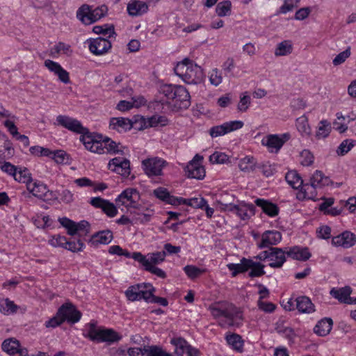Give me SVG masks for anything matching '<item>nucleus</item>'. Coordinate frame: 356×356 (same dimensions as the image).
<instances>
[{
    "mask_svg": "<svg viewBox=\"0 0 356 356\" xmlns=\"http://www.w3.org/2000/svg\"><path fill=\"white\" fill-rule=\"evenodd\" d=\"M160 92L165 97L161 100L163 104L170 105L175 111L187 108L191 105L189 92L182 86L165 84L161 86Z\"/></svg>",
    "mask_w": 356,
    "mask_h": 356,
    "instance_id": "obj_1",
    "label": "nucleus"
},
{
    "mask_svg": "<svg viewBox=\"0 0 356 356\" xmlns=\"http://www.w3.org/2000/svg\"><path fill=\"white\" fill-rule=\"evenodd\" d=\"M175 73L186 84H198L203 81V70L193 62L184 58L177 64L174 68Z\"/></svg>",
    "mask_w": 356,
    "mask_h": 356,
    "instance_id": "obj_2",
    "label": "nucleus"
},
{
    "mask_svg": "<svg viewBox=\"0 0 356 356\" xmlns=\"http://www.w3.org/2000/svg\"><path fill=\"white\" fill-rule=\"evenodd\" d=\"M92 31L95 33L102 35L90 39V52L95 55H101L107 52L111 47V43L108 38L115 34L114 26L113 25L108 27L95 26Z\"/></svg>",
    "mask_w": 356,
    "mask_h": 356,
    "instance_id": "obj_3",
    "label": "nucleus"
},
{
    "mask_svg": "<svg viewBox=\"0 0 356 356\" xmlns=\"http://www.w3.org/2000/svg\"><path fill=\"white\" fill-rule=\"evenodd\" d=\"M209 309L215 318L225 317L230 325L233 324L235 319L242 318L241 312L233 304L229 302H216L211 305Z\"/></svg>",
    "mask_w": 356,
    "mask_h": 356,
    "instance_id": "obj_4",
    "label": "nucleus"
},
{
    "mask_svg": "<svg viewBox=\"0 0 356 356\" xmlns=\"http://www.w3.org/2000/svg\"><path fill=\"white\" fill-rule=\"evenodd\" d=\"M155 288L149 283H143L129 286L125 291L127 299L136 301L143 299L146 302L151 303L154 297Z\"/></svg>",
    "mask_w": 356,
    "mask_h": 356,
    "instance_id": "obj_5",
    "label": "nucleus"
},
{
    "mask_svg": "<svg viewBox=\"0 0 356 356\" xmlns=\"http://www.w3.org/2000/svg\"><path fill=\"white\" fill-rule=\"evenodd\" d=\"M96 322L90 321V341L112 344L122 339V335L111 328H96Z\"/></svg>",
    "mask_w": 356,
    "mask_h": 356,
    "instance_id": "obj_6",
    "label": "nucleus"
},
{
    "mask_svg": "<svg viewBox=\"0 0 356 356\" xmlns=\"http://www.w3.org/2000/svg\"><path fill=\"white\" fill-rule=\"evenodd\" d=\"M202 159V156L196 154L188 163L184 168L187 177L200 180L204 178L206 175L205 169L204 166L200 164Z\"/></svg>",
    "mask_w": 356,
    "mask_h": 356,
    "instance_id": "obj_7",
    "label": "nucleus"
},
{
    "mask_svg": "<svg viewBox=\"0 0 356 356\" xmlns=\"http://www.w3.org/2000/svg\"><path fill=\"white\" fill-rule=\"evenodd\" d=\"M290 137L291 135L289 133L281 135L270 134L262 139L261 143L266 146L270 152L277 153L284 144L290 139Z\"/></svg>",
    "mask_w": 356,
    "mask_h": 356,
    "instance_id": "obj_8",
    "label": "nucleus"
},
{
    "mask_svg": "<svg viewBox=\"0 0 356 356\" xmlns=\"http://www.w3.org/2000/svg\"><path fill=\"white\" fill-rule=\"evenodd\" d=\"M57 312L58 316L61 317L63 322L67 321L70 324L77 323L81 317V313L71 302L64 303Z\"/></svg>",
    "mask_w": 356,
    "mask_h": 356,
    "instance_id": "obj_9",
    "label": "nucleus"
},
{
    "mask_svg": "<svg viewBox=\"0 0 356 356\" xmlns=\"http://www.w3.org/2000/svg\"><path fill=\"white\" fill-rule=\"evenodd\" d=\"M166 164L165 161L157 157L147 159L142 162L143 170L148 177L161 175L163 168Z\"/></svg>",
    "mask_w": 356,
    "mask_h": 356,
    "instance_id": "obj_10",
    "label": "nucleus"
},
{
    "mask_svg": "<svg viewBox=\"0 0 356 356\" xmlns=\"http://www.w3.org/2000/svg\"><path fill=\"white\" fill-rule=\"evenodd\" d=\"M243 122L241 120L226 122L220 125L211 127L209 132L212 138H216L240 129L243 127Z\"/></svg>",
    "mask_w": 356,
    "mask_h": 356,
    "instance_id": "obj_11",
    "label": "nucleus"
},
{
    "mask_svg": "<svg viewBox=\"0 0 356 356\" xmlns=\"http://www.w3.org/2000/svg\"><path fill=\"white\" fill-rule=\"evenodd\" d=\"M51 244L54 246L62 247L73 252L81 251L84 247V244L80 238L76 241H68L65 236L60 235L54 236Z\"/></svg>",
    "mask_w": 356,
    "mask_h": 356,
    "instance_id": "obj_12",
    "label": "nucleus"
},
{
    "mask_svg": "<svg viewBox=\"0 0 356 356\" xmlns=\"http://www.w3.org/2000/svg\"><path fill=\"white\" fill-rule=\"evenodd\" d=\"M56 122L58 125L76 134H81L85 130V127L82 126L81 123L78 120L67 115H58L56 117Z\"/></svg>",
    "mask_w": 356,
    "mask_h": 356,
    "instance_id": "obj_13",
    "label": "nucleus"
},
{
    "mask_svg": "<svg viewBox=\"0 0 356 356\" xmlns=\"http://www.w3.org/2000/svg\"><path fill=\"white\" fill-rule=\"evenodd\" d=\"M282 241V234L276 230H267L261 235V240L257 246L259 249L270 248Z\"/></svg>",
    "mask_w": 356,
    "mask_h": 356,
    "instance_id": "obj_14",
    "label": "nucleus"
},
{
    "mask_svg": "<svg viewBox=\"0 0 356 356\" xmlns=\"http://www.w3.org/2000/svg\"><path fill=\"white\" fill-rule=\"evenodd\" d=\"M332 243L334 246L349 248L356 243V235L350 231H345L332 239Z\"/></svg>",
    "mask_w": 356,
    "mask_h": 356,
    "instance_id": "obj_15",
    "label": "nucleus"
},
{
    "mask_svg": "<svg viewBox=\"0 0 356 356\" xmlns=\"http://www.w3.org/2000/svg\"><path fill=\"white\" fill-rule=\"evenodd\" d=\"M106 138L101 134L90 132V152L106 154L107 145H104V140Z\"/></svg>",
    "mask_w": 356,
    "mask_h": 356,
    "instance_id": "obj_16",
    "label": "nucleus"
},
{
    "mask_svg": "<svg viewBox=\"0 0 356 356\" xmlns=\"http://www.w3.org/2000/svg\"><path fill=\"white\" fill-rule=\"evenodd\" d=\"M288 250V248H280L270 247V259L272 261L269 264V266L271 268H281L284 262L286 261V254Z\"/></svg>",
    "mask_w": 356,
    "mask_h": 356,
    "instance_id": "obj_17",
    "label": "nucleus"
},
{
    "mask_svg": "<svg viewBox=\"0 0 356 356\" xmlns=\"http://www.w3.org/2000/svg\"><path fill=\"white\" fill-rule=\"evenodd\" d=\"M286 255L293 259L305 261L311 257L312 254L307 247L295 245L288 248Z\"/></svg>",
    "mask_w": 356,
    "mask_h": 356,
    "instance_id": "obj_18",
    "label": "nucleus"
},
{
    "mask_svg": "<svg viewBox=\"0 0 356 356\" xmlns=\"http://www.w3.org/2000/svg\"><path fill=\"white\" fill-rule=\"evenodd\" d=\"M134 195L139 196L138 192L134 188H127L122 191L116 199V202H119L122 205L126 207H131L137 209L136 201L134 200Z\"/></svg>",
    "mask_w": 356,
    "mask_h": 356,
    "instance_id": "obj_19",
    "label": "nucleus"
},
{
    "mask_svg": "<svg viewBox=\"0 0 356 356\" xmlns=\"http://www.w3.org/2000/svg\"><path fill=\"white\" fill-rule=\"evenodd\" d=\"M255 204L262 209V211L270 217H275L279 214L280 209L277 204L264 199L257 198Z\"/></svg>",
    "mask_w": 356,
    "mask_h": 356,
    "instance_id": "obj_20",
    "label": "nucleus"
},
{
    "mask_svg": "<svg viewBox=\"0 0 356 356\" xmlns=\"http://www.w3.org/2000/svg\"><path fill=\"white\" fill-rule=\"evenodd\" d=\"M110 129L119 132L127 131L134 127V123L128 118H113L110 120Z\"/></svg>",
    "mask_w": 356,
    "mask_h": 356,
    "instance_id": "obj_21",
    "label": "nucleus"
},
{
    "mask_svg": "<svg viewBox=\"0 0 356 356\" xmlns=\"http://www.w3.org/2000/svg\"><path fill=\"white\" fill-rule=\"evenodd\" d=\"M113 238V233L110 230L101 231L90 236V245L95 247L99 244L107 245Z\"/></svg>",
    "mask_w": 356,
    "mask_h": 356,
    "instance_id": "obj_22",
    "label": "nucleus"
},
{
    "mask_svg": "<svg viewBox=\"0 0 356 356\" xmlns=\"http://www.w3.org/2000/svg\"><path fill=\"white\" fill-rule=\"evenodd\" d=\"M296 307L298 312L302 314H311L315 312V306L307 296L297 297Z\"/></svg>",
    "mask_w": 356,
    "mask_h": 356,
    "instance_id": "obj_23",
    "label": "nucleus"
},
{
    "mask_svg": "<svg viewBox=\"0 0 356 356\" xmlns=\"http://www.w3.org/2000/svg\"><path fill=\"white\" fill-rule=\"evenodd\" d=\"M333 325V321L331 318H324L319 321L314 327V332L321 337L327 335Z\"/></svg>",
    "mask_w": 356,
    "mask_h": 356,
    "instance_id": "obj_24",
    "label": "nucleus"
},
{
    "mask_svg": "<svg viewBox=\"0 0 356 356\" xmlns=\"http://www.w3.org/2000/svg\"><path fill=\"white\" fill-rule=\"evenodd\" d=\"M250 264V259L243 257L239 264L230 263L227 265V267L232 272V276L236 277L239 273L248 271Z\"/></svg>",
    "mask_w": 356,
    "mask_h": 356,
    "instance_id": "obj_25",
    "label": "nucleus"
},
{
    "mask_svg": "<svg viewBox=\"0 0 356 356\" xmlns=\"http://www.w3.org/2000/svg\"><path fill=\"white\" fill-rule=\"evenodd\" d=\"M148 6L145 2L134 0L127 5L128 13L131 16H138L147 13Z\"/></svg>",
    "mask_w": 356,
    "mask_h": 356,
    "instance_id": "obj_26",
    "label": "nucleus"
},
{
    "mask_svg": "<svg viewBox=\"0 0 356 356\" xmlns=\"http://www.w3.org/2000/svg\"><path fill=\"white\" fill-rule=\"evenodd\" d=\"M352 293V289L346 286L345 287L336 289H332L330 294L332 297L337 299L339 302L348 304L351 297L350 296Z\"/></svg>",
    "mask_w": 356,
    "mask_h": 356,
    "instance_id": "obj_27",
    "label": "nucleus"
},
{
    "mask_svg": "<svg viewBox=\"0 0 356 356\" xmlns=\"http://www.w3.org/2000/svg\"><path fill=\"white\" fill-rule=\"evenodd\" d=\"M283 320H279L275 323V330L280 335L286 338L289 341H293L296 337L293 329L291 327L286 326Z\"/></svg>",
    "mask_w": 356,
    "mask_h": 356,
    "instance_id": "obj_28",
    "label": "nucleus"
},
{
    "mask_svg": "<svg viewBox=\"0 0 356 356\" xmlns=\"http://www.w3.org/2000/svg\"><path fill=\"white\" fill-rule=\"evenodd\" d=\"M235 213L241 220H248L255 214V207L252 204L241 203L238 204Z\"/></svg>",
    "mask_w": 356,
    "mask_h": 356,
    "instance_id": "obj_29",
    "label": "nucleus"
},
{
    "mask_svg": "<svg viewBox=\"0 0 356 356\" xmlns=\"http://www.w3.org/2000/svg\"><path fill=\"white\" fill-rule=\"evenodd\" d=\"M330 183V179L328 177H325L321 171L316 170L310 179L309 184L313 187L321 188L328 186Z\"/></svg>",
    "mask_w": 356,
    "mask_h": 356,
    "instance_id": "obj_30",
    "label": "nucleus"
},
{
    "mask_svg": "<svg viewBox=\"0 0 356 356\" xmlns=\"http://www.w3.org/2000/svg\"><path fill=\"white\" fill-rule=\"evenodd\" d=\"M19 347H20L19 341L15 338L6 339L1 344L2 350L10 355L17 353Z\"/></svg>",
    "mask_w": 356,
    "mask_h": 356,
    "instance_id": "obj_31",
    "label": "nucleus"
},
{
    "mask_svg": "<svg viewBox=\"0 0 356 356\" xmlns=\"http://www.w3.org/2000/svg\"><path fill=\"white\" fill-rule=\"evenodd\" d=\"M170 343L175 346V353L178 356H185L186 352L190 348L188 342L181 337L173 338Z\"/></svg>",
    "mask_w": 356,
    "mask_h": 356,
    "instance_id": "obj_32",
    "label": "nucleus"
},
{
    "mask_svg": "<svg viewBox=\"0 0 356 356\" xmlns=\"http://www.w3.org/2000/svg\"><path fill=\"white\" fill-rule=\"evenodd\" d=\"M287 183L293 188L298 189L303 185V180L296 170L289 171L285 176Z\"/></svg>",
    "mask_w": 356,
    "mask_h": 356,
    "instance_id": "obj_33",
    "label": "nucleus"
},
{
    "mask_svg": "<svg viewBox=\"0 0 356 356\" xmlns=\"http://www.w3.org/2000/svg\"><path fill=\"white\" fill-rule=\"evenodd\" d=\"M257 163L252 156H247L239 161L238 168L245 172H253L257 170Z\"/></svg>",
    "mask_w": 356,
    "mask_h": 356,
    "instance_id": "obj_34",
    "label": "nucleus"
},
{
    "mask_svg": "<svg viewBox=\"0 0 356 356\" xmlns=\"http://www.w3.org/2000/svg\"><path fill=\"white\" fill-rule=\"evenodd\" d=\"M31 185H28V190L33 194V195L43 200L45 194L48 193L47 186L41 182H35Z\"/></svg>",
    "mask_w": 356,
    "mask_h": 356,
    "instance_id": "obj_35",
    "label": "nucleus"
},
{
    "mask_svg": "<svg viewBox=\"0 0 356 356\" xmlns=\"http://www.w3.org/2000/svg\"><path fill=\"white\" fill-rule=\"evenodd\" d=\"M7 152L8 156H13L14 148L13 143L8 139V136L0 132V154H5Z\"/></svg>",
    "mask_w": 356,
    "mask_h": 356,
    "instance_id": "obj_36",
    "label": "nucleus"
},
{
    "mask_svg": "<svg viewBox=\"0 0 356 356\" xmlns=\"http://www.w3.org/2000/svg\"><path fill=\"white\" fill-rule=\"evenodd\" d=\"M106 143L104 145H107V151L106 154H124V147L120 143H116L115 141L113 140L111 138L108 137L104 140Z\"/></svg>",
    "mask_w": 356,
    "mask_h": 356,
    "instance_id": "obj_37",
    "label": "nucleus"
},
{
    "mask_svg": "<svg viewBox=\"0 0 356 356\" xmlns=\"http://www.w3.org/2000/svg\"><path fill=\"white\" fill-rule=\"evenodd\" d=\"M226 341L227 343L232 346V348L239 353L243 351V340L241 337L237 334H231L227 335Z\"/></svg>",
    "mask_w": 356,
    "mask_h": 356,
    "instance_id": "obj_38",
    "label": "nucleus"
},
{
    "mask_svg": "<svg viewBox=\"0 0 356 356\" xmlns=\"http://www.w3.org/2000/svg\"><path fill=\"white\" fill-rule=\"evenodd\" d=\"M18 309V306L9 298L0 301V312L5 315L15 314Z\"/></svg>",
    "mask_w": 356,
    "mask_h": 356,
    "instance_id": "obj_39",
    "label": "nucleus"
},
{
    "mask_svg": "<svg viewBox=\"0 0 356 356\" xmlns=\"http://www.w3.org/2000/svg\"><path fill=\"white\" fill-rule=\"evenodd\" d=\"M13 177L16 181L26 184L27 186L31 185L32 181L31 175L26 168H18Z\"/></svg>",
    "mask_w": 356,
    "mask_h": 356,
    "instance_id": "obj_40",
    "label": "nucleus"
},
{
    "mask_svg": "<svg viewBox=\"0 0 356 356\" xmlns=\"http://www.w3.org/2000/svg\"><path fill=\"white\" fill-rule=\"evenodd\" d=\"M60 52L70 56L72 54V50L70 45L62 42H59L57 44L51 49L49 54L51 56L56 58V55L59 54Z\"/></svg>",
    "mask_w": 356,
    "mask_h": 356,
    "instance_id": "obj_41",
    "label": "nucleus"
},
{
    "mask_svg": "<svg viewBox=\"0 0 356 356\" xmlns=\"http://www.w3.org/2000/svg\"><path fill=\"white\" fill-rule=\"evenodd\" d=\"M60 224L66 229L70 236H76L77 229L76 222L67 217H61L58 219Z\"/></svg>",
    "mask_w": 356,
    "mask_h": 356,
    "instance_id": "obj_42",
    "label": "nucleus"
},
{
    "mask_svg": "<svg viewBox=\"0 0 356 356\" xmlns=\"http://www.w3.org/2000/svg\"><path fill=\"white\" fill-rule=\"evenodd\" d=\"M292 44L290 40H284L280 42L275 51L277 56H282L290 54L292 52Z\"/></svg>",
    "mask_w": 356,
    "mask_h": 356,
    "instance_id": "obj_43",
    "label": "nucleus"
},
{
    "mask_svg": "<svg viewBox=\"0 0 356 356\" xmlns=\"http://www.w3.org/2000/svg\"><path fill=\"white\" fill-rule=\"evenodd\" d=\"M108 12V8L106 5H102L92 9L90 6V22H96L104 17Z\"/></svg>",
    "mask_w": 356,
    "mask_h": 356,
    "instance_id": "obj_44",
    "label": "nucleus"
},
{
    "mask_svg": "<svg viewBox=\"0 0 356 356\" xmlns=\"http://www.w3.org/2000/svg\"><path fill=\"white\" fill-rule=\"evenodd\" d=\"M250 271L248 275L250 277H261L265 274L264 265L259 262H255L250 259Z\"/></svg>",
    "mask_w": 356,
    "mask_h": 356,
    "instance_id": "obj_45",
    "label": "nucleus"
},
{
    "mask_svg": "<svg viewBox=\"0 0 356 356\" xmlns=\"http://www.w3.org/2000/svg\"><path fill=\"white\" fill-rule=\"evenodd\" d=\"M331 131V124L326 120H323L320 121L318 131H316V136L318 138H326L328 136Z\"/></svg>",
    "mask_w": 356,
    "mask_h": 356,
    "instance_id": "obj_46",
    "label": "nucleus"
},
{
    "mask_svg": "<svg viewBox=\"0 0 356 356\" xmlns=\"http://www.w3.org/2000/svg\"><path fill=\"white\" fill-rule=\"evenodd\" d=\"M232 3L229 1L219 2L216 8V12L219 17L229 15L231 13Z\"/></svg>",
    "mask_w": 356,
    "mask_h": 356,
    "instance_id": "obj_47",
    "label": "nucleus"
},
{
    "mask_svg": "<svg viewBox=\"0 0 356 356\" xmlns=\"http://www.w3.org/2000/svg\"><path fill=\"white\" fill-rule=\"evenodd\" d=\"M148 258H147L149 265H157L162 263L166 257L165 251L155 252L149 254Z\"/></svg>",
    "mask_w": 356,
    "mask_h": 356,
    "instance_id": "obj_48",
    "label": "nucleus"
},
{
    "mask_svg": "<svg viewBox=\"0 0 356 356\" xmlns=\"http://www.w3.org/2000/svg\"><path fill=\"white\" fill-rule=\"evenodd\" d=\"M259 169L266 177H270L276 172L275 165L269 162L257 163V170Z\"/></svg>",
    "mask_w": 356,
    "mask_h": 356,
    "instance_id": "obj_49",
    "label": "nucleus"
},
{
    "mask_svg": "<svg viewBox=\"0 0 356 356\" xmlns=\"http://www.w3.org/2000/svg\"><path fill=\"white\" fill-rule=\"evenodd\" d=\"M355 140L352 139L344 140L338 147L337 153L339 156L347 154L355 145Z\"/></svg>",
    "mask_w": 356,
    "mask_h": 356,
    "instance_id": "obj_50",
    "label": "nucleus"
},
{
    "mask_svg": "<svg viewBox=\"0 0 356 356\" xmlns=\"http://www.w3.org/2000/svg\"><path fill=\"white\" fill-rule=\"evenodd\" d=\"M58 164H67L70 161V155L63 149L54 151L53 158Z\"/></svg>",
    "mask_w": 356,
    "mask_h": 356,
    "instance_id": "obj_51",
    "label": "nucleus"
},
{
    "mask_svg": "<svg viewBox=\"0 0 356 356\" xmlns=\"http://www.w3.org/2000/svg\"><path fill=\"white\" fill-rule=\"evenodd\" d=\"M113 172L127 177L131 172L129 161L127 159L122 160V163L116 168H113Z\"/></svg>",
    "mask_w": 356,
    "mask_h": 356,
    "instance_id": "obj_52",
    "label": "nucleus"
},
{
    "mask_svg": "<svg viewBox=\"0 0 356 356\" xmlns=\"http://www.w3.org/2000/svg\"><path fill=\"white\" fill-rule=\"evenodd\" d=\"M251 103L250 96L248 94V92H245L240 96V101L237 106V109L241 112H245Z\"/></svg>",
    "mask_w": 356,
    "mask_h": 356,
    "instance_id": "obj_53",
    "label": "nucleus"
},
{
    "mask_svg": "<svg viewBox=\"0 0 356 356\" xmlns=\"http://www.w3.org/2000/svg\"><path fill=\"white\" fill-rule=\"evenodd\" d=\"M184 270L187 276L192 280L197 278L204 272V270L193 265L186 266L184 268Z\"/></svg>",
    "mask_w": 356,
    "mask_h": 356,
    "instance_id": "obj_54",
    "label": "nucleus"
},
{
    "mask_svg": "<svg viewBox=\"0 0 356 356\" xmlns=\"http://www.w3.org/2000/svg\"><path fill=\"white\" fill-rule=\"evenodd\" d=\"M228 156L222 152H215L209 156V161L212 163L223 164L228 161Z\"/></svg>",
    "mask_w": 356,
    "mask_h": 356,
    "instance_id": "obj_55",
    "label": "nucleus"
},
{
    "mask_svg": "<svg viewBox=\"0 0 356 356\" xmlns=\"http://www.w3.org/2000/svg\"><path fill=\"white\" fill-rule=\"evenodd\" d=\"M140 126L138 127L139 130L147 129L148 127H156L159 125L156 120V115H154L147 119L141 117L140 120Z\"/></svg>",
    "mask_w": 356,
    "mask_h": 356,
    "instance_id": "obj_56",
    "label": "nucleus"
},
{
    "mask_svg": "<svg viewBox=\"0 0 356 356\" xmlns=\"http://www.w3.org/2000/svg\"><path fill=\"white\" fill-rule=\"evenodd\" d=\"M149 356H172L159 346H147Z\"/></svg>",
    "mask_w": 356,
    "mask_h": 356,
    "instance_id": "obj_57",
    "label": "nucleus"
},
{
    "mask_svg": "<svg viewBox=\"0 0 356 356\" xmlns=\"http://www.w3.org/2000/svg\"><path fill=\"white\" fill-rule=\"evenodd\" d=\"M297 128L302 135L308 136L310 134V127L307 120L305 118H300L297 120Z\"/></svg>",
    "mask_w": 356,
    "mask_h": 356,
    "instance_id": "obj_58",
    "label": "nucleus"
},
{
    "mask_svg": "<svg viewBox=\"0 0 356 356\" xmlns=\"http://www.w3.org/2000/svg\"><path fill=\"white\" fill-rule=\"evenodd\" d=\"M186 203L184 204L191 206L194 208L203 209L207 204V200L203 197H194L191 199H185Z\"/></svg>",
    "mask_w": 356,
    "mask_h": 356,
    "instance_id": "obj_59",
    "label": "nucleus"
},
{
    "mask_svg": "<svg viewBox=\"0 0 356 356\" xmlns=\"http://www.w3.org/2000/svg\"><path fill=\"white\" fill-rule=\"evenodd\" d=\"M209 81L211 84L215 86H219L222 81L221 72L217 68L213 69L210 72Z\"/></svg>",
    "mask_w": 356,
    "mask_h": 356,
    "instance_id": "obj_60",
    "label": "nucleus"
},
{
    "mask_svg": "<svg viewBox=\"0 0 356 356\" xmlns=\"http://www.w3.org/2000/svg\"><path fill=\"white\" fill-rule=\"evenodd\" d=\"M350 56V47H348L346 50L339 53L336 57L333 59L332 63L334 65L337 66L343 63Z\"/></svg>",
    "mask_w": 356,
    "mask_h": 356,
    "instance_id": "obj_61",
    "label": "nucleus"
},
{
    "mask_svg": "<svg viewBox=\"0 0 356 356\" xmlns=\"http://www.w3.org/2000/svg\"><path fill=\"white\" fill-rule=\"evenodd\" d=\"M300 0H284L283 5L280 8V13H286L298 6Z\"/></svg>",
    "mask_w": 356,
    "mask_h": 356,
    "instance_id": "obj_62",
    "label": "nucleus"
},
{
    "mask_svg": "<svg viewBox=\"0 0 356 356\" xmlns=\"http://www.w3.org/2000/svg\"><path fill=\"white\" fill-rule=\"evenodd\" d=\"M235 67V63L233 58L229 57L222 64V68L227 76H233V69Z\"/></svg>",
    "mask_w": 356,
    "mask_h": 356,
    "instance_id": "obj_63",
    "label": "nucleus"
},
{
    "mask_svg": "<svg viewBox=\"0 0 356 356\" xmlns=\"http://www.w3.org/2000/svg\"><path fill=\"white\" fill-rule=\"evenodd\" d=\"M108 202V200H104L100 197L90 199V204L95 208L101 209L103 212L106 210Z\"/></svg>",
    "mask_w": 356,
    "mask_h": 356,
    "instance_id": "obj_64",
    "label": "nucleus"
}]
</instances>
